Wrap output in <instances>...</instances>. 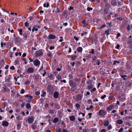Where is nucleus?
<instances>
[{
	"mask_svg": "<svg viewBox=\"0 0 132 132\" xmlns=\"http://www.w3.org/2000/svg\"><path fill=\"white\" fill-rule=\"evenodd\" d=\"M69 85L71 87H75L77 84L75 82H74L72 80H69Z\"/></svg>",
	"mask_w": 132,
	"mask_h": 132,
	"instance_id": "0eeeda50",
	"label": "nucleus"
},
{
	"mask_svg": "<svg viewBox=\"0 0 132 132\" xmlns=\"http://www.w3.org/2000/svg\"><path fill=\"white\" fill-rule=\"evenodd\" d=\"M39 76H40L39 74H36L34 76V80L36 81H37L39 79Z\"/></svg>",
	"mask_w": 132,
	"mask_h": 132,
	"instance_id": "6ab92c4d",
	"label": "nucleus"
},
{
	"mask_svg": "<svg viewBox=\"0 0 132 132\" xmlns=\"http://www.w3.org/2000/svg\"><path fill=\"white\" fill-rule=\"evenodd\" d=\"M82 23L84 25H87L88 24L87 22H86V20H83L82 21Z\"/></svg>",
	"mask_w": 132,
	"mask_h": 132,
	"instance_id": "de8ad7c7",
	"label": "nucleus"
},
{
	"mask_svg": "<svg viewBox=\"0 0 132 132\" xmlns=\"http://www.w3.org/2000/svg\"><path fill=\"white\" fill-rule=\"evenodd\" d=\"M56 130L57 132H61V129L60 128L56 129Z\"/></svg>",
	"mask_w": 132,
	"mask_h": 132,
	"instance_id": "6e6d98bb",
	"label": "nucleus"
},
{
	"mask_svg": "<svg viewBox=\"0 0 132 132\" xmlns=\"http://www.w3.org/2000/svg\"><path fill=\"white\" fill-rule=\"evenodd\" d=\"M75 106L77 109H79L80 107V105L78 103H76L75 105Z\"/></svg>",
	"mask_w": 132,
	"mask_h": 132,
	"instance_id": "3c124183",
	"label": "nucleus"
},
{
	"mask_svg": "<svg viewBox=\"0 0 132 132\" xmlns=\"http://www.w3.org/2000/svg\"><path fill=\"white\" fill-rule=\"evenodd\" d=\"M38 30V29L34 26L32 29V31L33 32L34 31H37Z\"/></svg>",
	"mask_w": 132,
	"mask_h": 132,
	"instance_id": "2f4dec72",
	"label": "nucleus"
},
{
	"mask_svg": "<svg viewBox=\"0 0 132 132\" xmlns=\"http://www.w3.org/2000/svg\"><path fill=\"white\" fill-rule=\"evenodd\" d=\"M47 90L49 94H52L54 90V89L51 85H48L47 86Z\"/></svg>",
	"mask_w": 132,
	"mask_h": 132,
	"instance_id": "f257e3e1",
	"label": "nucleus"
},
{
	"mask_svg": "<svg viewBox=\"0 0 132 132\" xmlns=\"http://www.w3.org/2000/svg\"><path fill=\"white\" fill-rule=\"evenodd\" d=\"M48 77L51 80H52L54 78V76L51 73H49L48 75Z\"/></svg>",
	"mask_w": 132,
	"mask_h": 132,
	"instance_id": "5701e85b",
	"label": "nucleus"
},
{
	"mask_svg": "<svg viewBox=\"0 0 132 132\" xmlns=\"http://www.w3.org/2000/svg\"><path fill=\"white\" fill-rule=\"evenodd\" d=\"M61 11L59 9L58 7L56 8V12L57 13H58L60 12Z\"/></svg>",
	"mask_w": 132,
	"mask_h": 132,
	"instance_id": "603ef678",
	"label": "nucleus"
},
{
	"mask_svg": "<svg viewBox=\"0 0 132 132\" xmlns=\"http://www.w3.org/2000/svg\"><path fill=\"white\" fill-rule=\"evenodd\" d=\"M123 123V121L120 119L118 120L117 121L116 123L118 124L119 125H121Z\"/></svg>",
	"mask_w": 132,
	"mask_h": 132,
	"instance_id": "412c9836",
	"label": "nucleus"
},
{
	"mask_svg": "<svg viewBox=\"0 0 132 132\" xmlns=\"http://www.w3.org/2000/svg\"><path fill=\"white\" fill-rule=\"evenodd\" d=\"M91 130L92 132H94L96 131V129L95 128H92L91 129Z\"/></svg>",
	"mask_w": 132,
	"mask_h": 132,
	"instance_id": "09e8293b",
	"label": "nucleus"
},
{
	"mask_svg": "<svg viewBox=\"0 0 132 132\" xmlns=\"http://www.w3.org/2000/svg\"><path fill=\"white\" fill-rule=\"evenodd\" d=\"M15 55L16 56H17L18 55H19L20 56H21V52H17L15 53Z\"/></svg>",
	"mask_w": 132,
	"mask_h": 132,
	"instance_id": "37998d69",
	"label": "nucleus"
},
{
	"mask_svg": "<svg viewBox=\"0 0 132 132\" xmlns=\"http://www.w3.org/2000/svg\"><path fill=\"white\" fill-rule=\"evenodd\" d=\"M106 23L108 24L110 27H111L112 26V23L111 22H106Z\"/></svg>",
	"mask_w": 132,
	"mask_h": 132,
	"instance_id": "8fccbe9b",
	"label": "nucleus"
},
{
	"mask_svg": "<svg viewBox=\"0 0 132 132\" xmlns=\"http://www.w3.org/2000/svg\"><path fill=\"white\" fill-rule=\"evenodd\" d=\"M34 118L33 116L29 117L28 118V121L29 123H32L33 122Z\"/></svg>",
	"mask_w": 132,
	"mask_h": 132,
	"instance_id": "6e6552de",
	"label": "nucleus"
},
{
	"mask_svg": "<svg viewBox=\"0 0 132 132\" xmlns=\"http://www.w3.org/2000/svg\"><path fill=\"white\" fill-rule=\"evenodd\" d=\"M42 94L41 95V96L42 97H44L46 95V93L45 92H44L42 91Z\"/></svg>",
	"mask_w": 132,
	"mask_h": 132,
	"instance_id": "72a5a7b5",
	"label": "nucleus"
},
{
	"mask_svg": "<svg viewBox=\"0 0 132 132\" xmlns=\"http://www.w3.org/2000/svg\"><path fill=\"white\" fill-rule=\"evenodd\" d=\"M14 62L15 64V65H16L19 64V61L18 60V59H16V60Z\"/></svg>",
	"mask_w": 132,
	"mask_h": 132,
	"instance_id": "a19ab883",
	"label": "nucleus"
},
{
	"mask_svg": "<svg viewBox=\"0 0 132 132\" xmlns=\"http://www.w3.org/2000/svg\"><path fill=\"white\" fill-rule=\"evenodd\" d=\"M9 125V123L6 121H3L2 122V125L4 126H7Z\"/></svg>",
	"mask_w": 132,
	"mask_h": 132,
	"instance_id": "2eb2a0df",
	"label": "nucleus"
},
{
	"mask_svg": "<svg viewBox=\"0 0 132 132\" xmlns=\"http://www.w3.org/2000/svg\"><path fill=\"white\" fill-rule=\"evenodd\" d=\"M93 10V8L91 7H88L87 8V10L88 11H90V10Z\"/></svg>",
	"mask_w": 132,
	"mask_h": 132,
	"instance_id": "13d9d810",
	"label": "nucleus"
},
{
	"mask_svg": "<svg viewBox=\"0 0 132 132\" xmlns=\"http://www.w3.org/2000/svg\"><path fill=\"white\" fill-rule=\"evenodd\" d=\"M77 57V56L76 55H73L71 57V59L72 61H74Z\"/></svg>",
	"mask_w": 132,
	"mask_h": 132,
	"instance_id": "7c9ffc66",
	"label": "nucleus"
},
{
	"mask_svg": "<svg viewBox=\"0 0 132 132\" xmlns=\"http://www.w3.org/2000/svg\"><path fill=\"white\" fill-rule=\"evenodd\" d=\"M127 43L132 47V39H129L127 41Z\"/></svg>",
	"mask_w": 132,
	"mask_h": 132,
	"instance_id": "bb28decb",
	"label": "nucleus"
},
{
	"mask_svg": "<svg viewBox=\"0 0 132 132\" xmlns=\"http://www.w3.org/2000/svg\"><path fill=\"white\" fill-rule=\"evenodd\" d=\"M34 71V69L32 67H30L28 68L27 70V73L29 74L30 73H32Z\"/></svg>",
	"mask_w": 132,
	"mask_h": 132,
	"instance_id": "1a4fd4ad",
	"label": "nucleus"
},
{
	"mask_svg": "<svg viewBox=\"0 0 132 132\" xmlns=\"http://www.w3.org/2000/svg\"><path fill=\"white\" fill-rule=\"evenodd\" d=\"M82 95H81L78 94L76 96V99L78 101H80L82 100Z\"/></svg>",
	"mask_w": 132,
	"mask_h": 132,
	"instance_id": "4468645a",
	"label": "nucleus"
},
{
	"mask_svg": "<svg viewBox=\"0 0 132 132\" xmlns=\"http://www.w3.org/2000/svg\"><path fill=\"white\" fill-rule=\"evenodd\" d=\"M118 6H121L122 5V3L120 1H119L118 3Z\"/></svg>",
	"mask_w": 132,
	"mask_h": 132,
	"instance_id": "338daca9",
	"label": "nucleus"
},
{
	"mask_svg": "<svg viewBox=\"0 0 132 132\" xmlns=\"http://www.w3.org/2000/svg\"><path fill=\"white\" fill-rule=\"evenodd\" d=\"M26 107L27 109H29L31 108V106L30 103H28L26 105Z\"/></svg>",
	"mask_w": 132,
	"mask_h": 132,
	"instance_id": "c9c22d12",
	"label": "nucleus"
},
{
	"mask_svg": "<svg viewBox=\"0 0 132 132\" xmlns=\"http://www.w3.org/2000/svg\"><path fill=\"white\" fill-rule=\"evenodd\" d=\"M23 38H25V39H27V34L26 33H24L23 35Z\"/></svg>",
	"mask_w": 132,
	"mask_h": 132,
	"instance_id": "c03bdc74",
	"label": "nucleus"
},
{
	"mask_svg": "<svg viewBox=\"0 0 132 132\" xmlns=\"http://www.w3.org/2000/svg\"><path fill=\"white\" fill-rule=\"evenodd\" d=\"M56 36L52 34H49L48 37V38L49 39H53L55 38Z\"/></svg>",
	"mask_w": 132,
	"mask_h": 132,
	"instance_id": "9b49d317",
	"label": "nucleus"
},
{
	"mask_svg": "<svg viewBox=\"0 0 132 132\" xmlns=\"http://www.w3.org/2000/svg\"><path fill=\"white\" fill-rule=\"evenodd\" d=\"M42 49H40L36 52V56L39 57L42 56L43 54V52L42 51Z\"/></svg>",
	"mask_w": 132,
	"mask_h": 132,
	"instance_id": "f03ea898",
	"label": "nucleus"
},
{
	"mask_svg": "<svg viewBox=\"0 0 132 132\" xmlns=\"http://www.w3.org/2000/svg\"><path fill=\"white\" fill-rule=\"evenodd\" d=\"M87 103L88 104H92L93 103H92V101L91 100V99H89L88 100V102H87Z\"/></svg>",
	"mask_w": 132,
	"mask_h": 132,
	"instance_id": "bf43d9fd",
	"label": "nucleus"
},
{
	"mask_svg": "<svg viewBox=\"0 0 132 132\" xmlns=\"http://www.w3.org/2000/svg\"><path fill=\"white\" fill-rule=\"evenodd\" d=\"M21 125V123L20 122H18L16 126L18 130H19L20 129Z\"/></svg>",
	"mask_w": 132,
	"mask_h": 132,
	"instance_id": "4be33fe9",
	"label": "nucleus"
},
{
	"mask_svg": "<svg viewBox=\"0 0 132 132\" xmlns=\"http://www.w3.org/2000/svg\"><path fill=\"white\" fill-rule=\"evenodd\" d=\"M108 1V0H103V2L105 3V4H106L105 5V6H108L109 5V4H107Z\"/></svg>",
	"mask_w": 132,
	"mask_h": 132,
	"instance_id": "58836bf2",
	"label": "nucleus"
},
{
	"mask_svg": "<svg viewBox=\"0 0 132 132\" xmlns=\"http://www.w3.org/2000/svg\"><path fill=\"white\" fill-rule=\"evenodd\" d=\"M107 113V112L104 110H100L98 111V114L101 116H103Z\"/></svg>",
	"mask_w": 132,
	"mask_h": 132,
	"instance_id": "7ed1b4c3",
	"label": "nucleus"
},
{
	"mask_svg": "<svg viewBox=\"0 0 132 132\" xmlns=\"http://www.w3.org/2000/svg\"><path fill=\"white\" fill-rule=\"evenodd\" d=\"M114 107L113 105L111 104L106 109L108 111H110L114 108Z\"/></svg>",
	"mask_w": 132,
	"mask_h": 132,
	"instance_id": "9d476101",
	"label": "nucleus"
},
{
	"mask_svg": "<svg viewBox=\"0 0 132 132\" xmlns=\"http://www.w3.org/2000/svg\"><path fill=\"white\" fill-rule=\"evenodd\" d=\"M106 95L105 94H104L103 95L101 96V98L102 99H103L105 98L106 97Z\"/></svg>",
	"mask_w": 132,
	"mask_h": 132,
	"instance_id": "5fc2aeb1",
	"label": "nucleus"
},
{
	"mask_svg": "<svg viewBox=\"0 0 132 132\" xmlns=\"http://www.w3.org/2000/svg\"><path fill=\"white\" fill-rule=\"evenodd\" d=\"M120 45L119 44H117V46L115 47V48L116 49L119 50L120 49Z\"/></svg>",
	"mask_w": 132,
	"mask_h": 132,
	"instance_id": "680f3d73",
	"label": "nucleus"
},
{
	"mask_svg": "<svg viewBox=\"0 0 132 132\" xmlns=\"http://www.w3.org/2000/svg\"><path fill=\"white\" fill-rule=\"evenodd\" d=\"M120 63V62L119 61H117V60H114L113 62V65H116L117 64H119Z\"/></svg>",
	"mask_w": 132,
	"mask_h": 132,
	"instance_id": "473e14b6",
	"label": "nucleus"
},
{
	"mask_svg": "<svg viewBox=\"0 0 132 132\" xmlns=\"http://www.w3.org/2000/svg\"><path fill=\"white\" fill-rule=\"evenodd\" d=\"M70 120L71 121H74L75 119V117L74 116H71L69 117Z\"/></svg>",
	"mask_w": 132,
	"mask_h": 132,
	"instance_id": "a878e982",
	"label": "nucleus"
},
{
	"mask_svg": "<svg viewBox=\"0 0 132 132\" xmlns=\"http://www.w3.org/2000/svg\"><path fill=\"white\" fill-rule=\"evenodd\" d=\"M94 50L93 49H91V51H90L89 52V53H91L92 54H94Z\"/></svg>",
	"mask_w": 132,
	"mask_h": 132,
	"instance_id": "49530a36",
	"label": "nucleus"
},
{
	"mask_svg": "<svg viewBox=\"0 0 132 132\" xmlns=\"http://www.w3.org/2000/svg\"><path fill=\"white\" fill-rule=\"evenodd\" d=\"M59 120V119L58 118H55L53 121V122L54 123H56Z\"/></svg>",
	"mask_w": 132,
	"mask_h": 132,
	"instance_id": "c85d7f7f",
	"label": "nucleus"
},
{
	"mask_svg": "<svg viewBox=\"0 0 132 132\" xmlns=\"http://www.w3.org/2000/svg\"><path fill=\"white\" fill-rule=\"evenodd\" d=\"M109 124V121L107 120H105L103 121V125L104 126H108Z\"/></svg>",
	"mask_w": 132,
	"mask_h": 132,
	"instance_id": "aec40b11",
	"label": "nucleus"
},
{
	"mask_svg": "<svg viewBox=\"0 0 132 132\" xmlns=\"http://www.w3.org/2000/svg\"><path fill=\"white\" fill-rule=\"evenodd\" d=\"M71 88L70 89V90L72 92H74L75 90V87H71Z\"/></svg>",
	"mask_w": 132,
	"mask_h": 132,
	"instance_id": "774afa93",
	"label": "nucleus"
},
{
	"mask_svg": "<svg viewBox=\"0 0 132 132\" xmlns=\"http://www.w3.org/2000/svg\"><path fill=\"white\" fill-rule=\"evenodd\" d=\"M129 69H131L130 70V72H129L130 73H131V74H130V77L131 78H132V69H131L130 67H129Z\"/></svg>",
	"mask_w": 132,
	"mask_h": 132,
	"instance_id": "052dcab7",
	"label": "nucleus"
},
{
	"mask_svg": "<svg viewBox=\"0 0 132 132\" xmlns=\"http://www.w3.org/2000/svg\"><path fill=\"white\" fill-rule=\"evenodd\" d=\"M40 92L39 91H36L35 92V94L37 95H38L40 94Z\"/></svg>",
	"mask_w": 132,
	"mask_h": 132,
	"instance_id": "0e129e2a",
	"label": "nucleus"
},
{
	"mask_svg": "<svg viewBox=\"0 0 132 132\" xmlns=\"http://www.w3.org/2000/svg\"><path fill=\"white\" fill-rule=\"evenodd\" d=\"M55 108L57 109H59L60 108V106L59 104L57 103H55Z\"/></svg>",
	"mask_w": 132,
	"mask_h": 132,
	"instance_id": "4c0bfd02",
	"label": "nucleus"
},
{
	"mask_svg": "<svg viewBox=\"0 0 132 132\" xmlns=\"http://www.w3.org/2000/svg\"><path fill=\"white\" fill-rule=\"evenodd\" d=\"M114 96H110L108 98V99L109 100H112Z\"/></svg>",
	"mask_w": 132,
	"mask_h": 132,
	"instance_id": "a18cd8bd",
	"label": "nucleus"
},
{
	"mask_svg": "<svg viewBox=\"0 0 132 132\" xmlns=\"http://www.w3.org/2000/svg\"><path fill=\"white\" fill-rule=\"evenodd\" d=\"M95 38L93 39V41H94L95 44H96L97 43V37L96 36V35H95L94 36Z\"/></svg>",
	"mask_w": 132,
	"mask_h": 132,
	"instance_id": "393cba45",
	"label": "nucleus"
},
{
	"mask_svg": "<svg viewBox=\"0 0 132 132\" xmlns=\"http://www.w3.org/2000/svg\"><path fill=\"white\" fill-rule=\"evenodd\" d=\"M93 88V86L91 85H89L88 86V90L92 89Z\"/></svg>",
	"mask_w": 132,
	"mask_h": 132,
	"instance_id": "4d7b16f0",
	"label": "nucleus"
},
{
	"mask_svg": "<svg viewBox=\"0 0 132 132\" xmlns=\"http://www.w3.org/2000/svg\"><path fill=\"white\" fill-rule=\"evenodd\" d=\"M21 38L19 36L16 37L14 39L15 44H19L21 41Z\"/></svg>",
	"mask_w": 132,
	"mask_h": 132,
	"instance_id": "20e7f679",
	"label": "nucleus"
},
{
	"mask_svg": "<svg viewBox=\"0 0 132 132\" xmlns=\"http://www.w3.org/2000/svg\"><path fill=\"white\" fill-rule=\"evenodd\" d=\"M106 27V25L105 24H104L103 25L101 26L100 27H99L98 29H101L102 28L105 27Z\"/></svg>",
	"mask_w": 132,
	"mask_h": 132,
	"instance_id": "ea45409f",
	"label": "nucleus"
},
{
	"mask_svg": "<svg viewBox=\"0 0 132 132\" xmlns=\"http://www.w3.org/2000/svg\"><path fill=\"white\" fill-rule=\"evenodd\" d=\"M18 31L19 32V34L21 35H22V29H18Z\"/></svg>",
	"mask_w": 132,
	"mask_h": 132,
	"instance_id": "f704fd0d",
	"label": "nucleus"
},
{
	"mask_svg": "<svg viewBox=\"0 0 132 132\" xmlns=\"http://www.w3.org/2000/svg\"><path fill=\"white\" fill-rule=\"evenodd\" d=\"M118 98H119V99H118V98H117V99L118 100H119L120 101H121L122 102H124L126 100L125 97H124L121 96H119Z\"/></svg>",
	"mask_w": 132,
	"mask_h": 132,
	"instance_id": "f3484780",
	"label": "nucleus"
},
{
	"mask_svg": "<svg viewBox=\"0 0 132 132\" xmlns=\"http://www.w3.org/2000/svg\"><path fill=\"white\" fill-rule=\"evenodd\" d=\"M48 112L49 113L53 114L54 113V112L53 110L50 109L48 110Z\"/></svg>",
	"mask_w": 132,
	"mask_h": 132,
	"instance_id": "79ce46f5",
	"label": "nucleus"
},
{
	"mask_svg": "<svg viewBox=\"0 0 132 132\" xmlns=\"http://www.w3.org/2000/svg\"><path fill=\"white\" fill-rule=\"evenodd\" d=\"M109 9L108 8H105L103 10V13L104 14H106L108 13Z\"/></svg>",
	"mask_w": 132,
	"mask_h": 132,
	"instance_id": "dca6fc26",
	"label": "nucleus"
},
{
	"mask_svg": "<svg viewBox=\"0 0 132 132\" xmlns=\"http://www.w3.org/2000/svg\"><path fill=\"white\" fill-rule=\"evenodd\" d=\"M34 65L35 66H39L40 64V62L38 59H36L33 62Z\"/></svg>",
	"mask_w": 132,
	"mask_h": 132,
	"instance_id": "423d86ee",
	"label": "nucleus"
},
{
	"mask_svg": "<svg viewBox=\"0 0 132 132\" xmlns=\"http://www.w3.org/2000/svg\"><path fill=\"white\" fill-rule=\"evenodd\" d=\"M1 91L2 92H8L10 91V89L7 86H5L2 88Z\"/></svg>",
	"mask_w": 132,
	"mask_h": 132,
	"instance_id": "39448f33",
	"label": "nucleus"
},
{
	"mask_svg": "<svg viewBox=\"0 0 132 132\" xmlns=\"http://www.w3.org/2000/svg\"><path fill=\"white\" fill-rule=\"evenodd\" d=\"M120 36H121L120 33H118L117 34V37H116V38L117 39H118L119 37H120Z\"/></svg>",
	"mask_w": 132,
	"mask_h": 132,
	"instance_id": "e2e57ef3",
	"label": "nucleus"
},
{
	"mask_svg": "<svg viewBox=\"0 0 132 132\" xmlns=\"http://www.w3.org/2000/svg\"><path fill=\"white\" fill-rule=\"evenodd\" d=\"M117 2L116 0H112L111 1V4L115 6L117 5Z\"/></svg>",
	"mask_w": 132,
	"mask_h": 132,
	"instance_id": "ddd939ff",
	"label": "nucleus"
},
{
	"mask_svg": "<svg viewBox=\"0 0 132 132\" xmlns=\"http://www.w3.org/2000/svg\"><path fill=\"white\" fill-rule=\"evenodd\" d=\"M77 50L78 52L81 53L82 51V48L81 47H79L77 48Z\"/></svg>",
	"mask_w": 132,
	"mask_h": 132,
	"instance_id": "b1692460",
	"label": "nucleus"
},
{
	"mask_svg": "<svg viewBox=\"0 0 132 132\" xmlns=\"http://www.w3.org/2000/svg\"><path fill=\"white\" fill-rule=\"evenodd\" d=\"M132 28V25H131L128 24L127 26V29L128 31H130L131 30Z\"/></svg>",
	"mask_w": 132,
	"mask_h": 132,
	"instance_id": "cd10ccee",
	"label": "nucleus"
},
{
	"mask_svg": "<svg viewBox=\"0 0 132 132\" xmlns=\"http://www.w3.org/2000/svg\"><path fill=\"white\" fill-rule=\"evenodd\" d=\"M59 95V93L57 92H55L53 94V97L56 99L58 98Z\"/></svg>",
	"mask_w": 132,
	"mask_h": 132,
	"instance_id": "a211bd4d",
	"label": "nucleus"
},
{
	"mask_svg": "<svg viewBox=\"0 0 132 132\" xmlns=\"http://www.w3.org/2000/svg\"><path fill=\"white\" fill-rule=\"evenodd\" d=\"M56 78L58 80L60 81H61V79H62L60 75H59L56 76Z\"/></svg>",
	"mask_w": 132,
	"mask_h": 132,
	"instance_id": "e433bc0d",
	"label": "nucleus"
},
{
	"mask_svg": "<svg viewBox=\"0 0 132 132\" xmlns=\"http://www.w3.org/2000/svg\"><path fill=\"white\" fill-rule=\"evenodd\" d=\"M104 32L105 34H106L107 36H108V35L110 34L109 33V31L108 30H105Z\"/></svg>",
	"mask_w": 132,
	"mask_h": 132,
	"instance_id": "864d4df0",
	"label": "nucleus"
},
{
	"mask_svg": "<svg viewBox=\"0 0 132 132\" xmlns=\"http://www.w3.org/2000/svg\"><path fill=\"white\" fill-rule=\"evenodd\" d=\"M121 77L123 80L126 81L127 79V76L126 75H122L121 76Z\"/></svg>",
	"mask_w": 132,
	"mask_h": 132,
	"instance_id": "c756f323",
	"label": "nucleus"
},
{
	"mask_svg": "<svg viewBox=\"0 0 132 132\" xmlns=\"http://www.w3.org/2000/svg\"><path fill=\"white\" fill-rule=\"evenodd\" d=\"M37 124V122H35L31 126V127L32 129L33 130H35L36 128Z\"/></svg>",
	"mask_w": 132,
	"mask_h": 132,
	"instance_id": "f8f14e48",
	"label": "nucleus"
},
{
	"mask_svg": "<svg viewBox=\"0 0 132 132\" xmlns=\"http://www.w3.org/2000/svg\"><path fill=\"white\" fill-rule=\"evenodd\" d=\"M24 25L25 26L28 27L29 25V24L27 22H26L24 23Z\"/></svg>",
	"mask_w": 132,
	"mask_h": 132,
	"instance_id": "69168bd1",
	"label": "nucleus"
}]
</instances>
